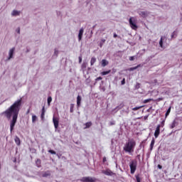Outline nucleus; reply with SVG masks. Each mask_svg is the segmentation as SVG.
<instances>
[{"mask_svg":"<svg viewBox=\"0 0 182 182\" xmlns=\"http://www.w3.org/2000/svg\"><path fill=\"white\" fill-rule=\"evenodd\" d=\"M48 176H49V173H44L43 175V177H48Z\"/></svg>","mask_w":182,"mask_h":182,"instance_id":"37998d69","label":"nucleus"},{"mask_svg":"<svg viewBox=\"0 0 182 182\" xmlns=\"http://www.w3.org/2000/svg\"><path fill=\"white\" fill-rule=\"evenodd\" d=\"M105 42H106L105 39H102L100 43V48H102L103 46V43H105Z\"/></svg>","mask_w":182,"mask_h":182,"instance_id":"393cba45","label":"nucleus"},{"mask_svg":"<svg viewBox=\"0 0 182 182\" xmlns=\"http://www.w3.org/2000/svg\"><path fill=\"white\" fill-rule=\"evenodd\" d=\"M139 109H141V107H136L132 108V110H134V112H136V110H139Z\"/></svg>","mask_w":182,"mask_h":182,"instance_id":"473e14b6","label":"nucleus"},{"mask_svg":"<svg viewBox=\"0 0 182 182\" xmlns=\"http://www.w3.org/2000/svg\"><path fill=\"white\" fill-rule=\"evenodd\" d=\"M176 126H178V122L173 120L170 126V129H174Z\"/></svg>","mask_w":182,"mask_h":182,"instance_id":"f8f14e48","label":"nucleus"},{"mask_svg":"<svg viewBox=\"0 0 182 182\" xmlns=\"http://www.w3.org/2000/svg\"><path fill=\"white\" fill-rule=\"evenodd\" d=\"M156 142V141L154 140V139H153L151 141V144H150V150H153V147H154V143Z\"/></svg>","mask_w":182,"mask_h":182,"instance_id":"412c9836","label":"nucleus"},{"mask_svg":"<svg viewBox=\"0 0 182 182\" xmlns=\"http://www.w3.org/2000/svg\"><path fill=\"white\" fill-rule=\"evenodd\" d=\"M136 180L137 182H141V179H140V176L139 175H136Z\"/></svg>","mask_w":182,"mask_h":182,"instance_id":"2f4dec72","label":"nucleus"},{"mask_svg":"<svg viewBox=\"0 0 182 182\" xmlns=\"http://www.w3.org/2000/svg\"><path fill=\"white\" fill-rule=\"evenodd\" d=\"M85 31V30L83 29V28H80L79 31V33H78V41L79 42H80L82 41V38L83 36V32Z\"/></svg>","mask_w":182,"mask_h":182,"instance_id":"9d476101","label":"nucleus"},{"mask_svg":"<svg viewBox=\"0 0 182 182\" xmlns=\"http://www.w3.org/2000/svg\"><path fill=\"white\" fill-rule=\"evenodd\" d=\"M74 107H75V105L71 104V105H70V113H73V109H74Z\"/></svg>","mask_w":182,"mask_h":182,"instance_id":"bb28decb","label":"nucleus"},{"mask_svg":"<svg viewBox=\"0 0 182 182\" xmlns=\"http://www.w3.org/2000/svg\"><path fill=\"white\" fill-rule=\"evenodd\" d=\"M53 123L54 124L55 129H57L58 127H59V117H53Z\"/></svg>","mask_w":182,"mask_h":182,"instance_id":"423d86ee","label":"nucleus"},{"mask_svg":"<svg viewBox=\"0 0 182 182\" xmlns=\"http://www.w3.org/2000/svg\"><path fill=\"white\" fill-rule=\"evenodd\" d=\"M52 102V97H48V106H50V102Z\"/></svg>","mask_w":182,"mask_h":182,"instance_id":"7c9ffc66","label":"nucleus"},{"mask_svg":"<svg viewBox=\"0 0 182 182\" xmlns=\"http://www.w3.org/2000/svg\"><path fill=\"white\" fill-rule=\"evenodd\" d=\"M36 164L37 167H41V159H37Z\"/></svg>","mask_w":182,"mask_h":182,"instance_id":"c85d7f7f","label":"nucleus"},{"mask_svg":"<svg viewBox=\"0 0 182 182\" xmlns=\"http://www.w3.org/2000/svg\"><path fill=\"white\" fill-rule=\"evenodd\" d=\"M160 127H161V125L159 124L157 125L155 132H154V136L156 137V139H157V137H159V136H160Z\"/></svg>","mask_w":182,"mask_h":182,"instance_id":"6e6552de","label":"nucleus"},{"mask_svg":"<svg viewBox=\"0 0 182 182\" xmlns=\"http://www.w3.org/2000/svg\"><path fill=\"white\" fill-rule=\"evenodd\" d=\"M79 63H82V56L79 57Z\"/></svg>","mask_w":182,"mask_h":182,"instance_id":"a19ab883","label":"nucleus"},{"mask_svg":"<svg viewBox=\"0 0 182 182\" xmlns=\"http://www.w3.org/2000/svg\"><path fill=\"white\" fill-rule=\"evenodd\" d=\"M102 77H98L95 79L96 82H97L98 80H102Z\"/></svg>","mask_w":182,"mask_h":182,"instance_id":"4c0bfd02","label":"nucleus"},{"mask_svg":"<svg viewBox=\"0 0 182 182\" xmlns=\"http://www.w3.org/2000/svg\"><path fill=\"white\" fill-rule=\"evenodd\" d=\"M48 152L50 153V154H56V151H53V150H52V149H50V150L48 151Z\"/></svg>","mask_w":182,"mask_h":182,"instance_id":"72a5a7b5","label":"nucleus"},{"mask_svg":"<svg viewBox=\"0 0 182 182\" xmlns=\"http://www.w3.org/2000/svg\"><path fill=\"white\" fill-rule=\"evenodd\" d=\"M114 38H117V34H116V33H114Z\"/></svg>","mask_w":182,"mask_h":182,"instance_id":"09e8293b","label":"nucleus"},{"mask_svg":"<svg viewBox=\"0 0 182 182\" xmlns=\"http://www.w3.org/2000/svg\"><path fill=\"white\" fill-rule=\"evenodd\" d=\"M161 127H164V121L161 122Z\"/></svg>","mask_w":182,"mask_h":182,"instance_id":"79ce46f5","label":"nucleus"},{"mask_svg":"<svg viewBox=\"0 0 182 182\" xmlns=\"http://www.w3.org/2000/svg\"><path fill=\"white\" fill-rule=\"evenodd\" d=\"M82 102V97L80 95H77V107H80V103Z\"/></svg>","mask_w":182,"mask_h":182,"instance_id":"9b49d317","label":"nucleus"},{"mask_svg":"<svg viewBox=\"0 0 182 182\" xmlns=\"http://www.w3.org/2000/svg\"><path fill=\"white\" fill-rule=\"evenodd\" d=\"M96 63V58L92 57L90 60V65L91 66H93Z\"/></svg>","mask_w":182,"mask_h":182,"instance_id":"a211bd4d","label":"nucleus"},{"mask_svg":"<svg viewBox=\"0 0 182 182\" xmlns=\"http://www.w3.org/2000/svg\"><path fill=\"white\" fill-rule=\"evenodd\" d=\"M141 64H139L138 65L135 66V67H133V68H130L129 69V70L130 72L133 71V70H136V69H139V68H141Z\"/></svg>","mask_w":182,"mask_h":182,"instance_id":"f3484780","label":"nucleus"},{"mask_svg":"<svg viewBox=\"0 0 182 182\" xmlns=\"http://www.w3.org/2000/svg\"><path fill=\"white\" fill-rule=\"evenodd\" d=\"M55 55H56V56H58V51L55 50V52H54Z\"/></svg>","mask_w":182,"mask_h":182,"instance_id":"a18cd8bd","label":"nucleus"},{"mask_svg":"<svg viewBox=\"0 0 182 182\" xmlns=\"http://www.w3.org/2000/svg\"><path fill=\"white\" fill-rule=\"evenodd\" d=\"M106 161H107V159H106V156H104V158L102 159V162L106 163Z\"/></svg>","mask_w":182,"mask_h":182,"instance_id":"e433bc0d","label":"nucleus"},{"mask_svg":"<svg viewBox=\"0 0 182 182\" xmlns=\"http://www.w3.org/2000/svg\"><path fill=\"white\" fill-rule=\"evenodd\" d=\"M107 65H109V61L106 60L105 59L102 60V68L107 66Z\"/></svg>","mask_w":182,"mask_h":182,"instance_id":"2eb2a0df","label":"nucleus"},{"mask_svg":"<svg viewBox=\"0 0 182 182\" xmlns=\"http://www.w3.org/2000/svg\"><path fill=\"white\" fill-rule=\"evenodd\" d=\"M139 15L142 16V18H146L147 16V12L146 11H141L139 13Z\"/></svg>","mask_w":182,"mask_h":182,"instance_id":"aec40b11","label":"nucleus"},{"mask_svg":"<svg viewBox=\"0 0 182 182\" xmlns=\"http://www.w3.org/2000/svg\"><path fill=\"white\" fill-rule=\"evenodd\" d=\"M14 141L16 144H17V146H21V139H19V137L16 136L14 139Z\"/></svg>","mask_w":182,"mask_h":182,"instance_id":"4468645a","label":"nucleus"},{"mask_svg":"<svg viewBox=\"0 0 182 182\" xmlns=\"http://www.w3.org/2000/svg\"><path fill=\"white\" fill-rule=\"evenodd\" d=\"M129 60H134V56L129 57Z\"/></svg>","mask_w":182,"mask_h":182,"instance_id":"58836bf2","label":"nucleus"},{"mask_svg":"<svg viewBox=\"0 0 182 182\" xmlns=\"http://www.w3.org/2000/svg\"><path fill=\"white\" fill-rule=\"evenodd\" d=\"M20 14H21V11H16V10H14V11H13V12L11 13V15H12V16H18L20 15Z\"/></svg>","mask_w":182,"mask_h":182,"instance_id":"dca6fc26","label":"nucleus"},{"mask_svg":"<svg viewBox=\"0 0 182 182\" xmlns=\"http://www.w3.org/2000/svg\"><path fill=\"white\" fill-rule=\"evenodd\" d=\"M134 149H136V141L133 139H129L125 143L123 150L125 153H134Z\"/></svg>","mask_w":182,"mask_h":182,"instance_id":"f03ea898","label":"nucleus"},{"mask_svg":"<svg viewBox=\"0 0 182 182\" xmlns=\"http://www.w3.org/2000/svg\"><path fill=\"white\" fill-rule=\"evenodd\" d=\"M159 46L161 47V48H164V46H163V37H161V39H160V41H159Z\"/></svg>","mask_w":182,"mask_h":182,"instance_id":"a878e982","label":"nucleus"},{"mask_svg":"<svg viewBox=\"0 0 182 182\" xmlns=\"http://www.w3.org/2000/svg\"><path fill=\"white\" fill-rule=\"evenodd\" d=\"M129 26L133 29L134 31H137V28H139L137 26V19L136 17H131L129 20Z\"/></svg>","mask_w":182,"mask_h":182,"instance_id":"7ed1b4c3","label":"nucleus"},{"mask_svg":"<svg viewBox=\"0 0 182 182\" xmlns=\"http://www.w3.org/2000/svg\"><path fill=\"white\" fill-rule=\"evenodd\" d=\"M129 167L131 170V174H134L137 168V161L133 160L129 163Z\"/></svg>","mask_w":182,"mask_h":182,"instance_id":"20e7f679","label":"nucleus"},{"mask_svg":"<svg viewBox=\"0 0 182 182\" xmlns=\"http://www.w3.org/2000/svg\"><path fill=\"white\" fill-rule=\"evenodd\" d=\"M46 110H45V106L43 107L42 110H41V119L43 120V119H45V113H46Z\"/></svg>","mask_w":182,"mask_h":182,"instance_id":"ddd939ff","label":"nucleus"},{"mask_svg":"<svg viewBox=\"0 0 182 182\" xmlns=\"http://www.w3.org/2000/svg\"><path fill=\"white\" fill-rule=\"evenodd\" d=\"M154 100L151 99V98H149V99H146V100H144L143 101V103H150V102H153Z\"/></svg>","mask_w":182,"mask_h":182,"instance_id":"4be33fe9","label":"nucleus"},{"mask_svg":"<svg viewBox=\"0 0 182 182\" xmlns=\"http://www.w3.org/2000/svg\"><path fill=\"white\" fill-rule=\"evenodd\" d=\"M16 31H17V33H21V28H18Z\"/></svg>","mask_w":182,"mask_h":182,"instance_id":"ea45409f","label":"nucleus"},{"mask_svg":"<svg viewBox=\"0 0 182 182\" xmlns=\"http://www.w3.org/2000/svg\"><path fill=\"white\" fill-rule=\"evenodd\" d=\"M114 124H116V122L114 121H111L109 122V126H114Z\"/></svg>","mask_w":182,"mask_h":182,"instance_id":"f704fd0d","label":"nucleus"},{"mask_svg":"<svg viewBox=\"0 0 182 182\" xmlns=\"http://www.w3.org/2000/svg\"><path fill=\"white\" fill-rule=\"evenodd\" d=\"M170 112H171V107H170L168 110L166 111V114H165V117H167V116H168V114H170Z\"/></svg>","mask_w":182,"mask_h":182,"instance_id":"b1692460","label":"nucleus"},{"mask_svg":"<svg viewBox=\"0 0 182 182\" xmlns=\"http://www.w3.org/2000/svg\"><path fill=\"white\" fill-rule=\"evenodd\" d=\"M126 84V79L123 78V80L121 82V85H125Z\"/></svg>","mask_w":182,"mask_h":182,"instance_id":"c9c22d12","label":"nucleus"},{"mask_svg":"<svg viewBox=\"0 0 182 182\" xmlns=\"http://www.w3.org/2000/svg\"><path fill=\"white\" fill-rule=\"evenodd\" d=\"M97 179L96 178H92L90 176H87V177H82L80 179V181L82 182H96Z\"/></svg>","mask_w":182,"mask_h":182,"instance_id":"39448f33","label":"nucleus"},{"mask_svg":"<svg viewBox=\"0 0 182 182\" xmlns=\"http://www.w3.org/2000/svg\"><path fill=\"white\" fill-rule=\"evenodd\" d=\"M85 127L84 129H89L92 126V122H88L85 124Z\"/></svg>","mask_w":182,"mask_h":182,"instance_id":"6ab92c4d","label":"nucleus"},{"mask_svg":"<svg viewBox=\"0 0 182 182\" xmlns=\"http://www.w3.org/2000/svg\"><path fill=\"white\" fill-rule=\"evenodd\" d=\"M102 174H105V176H114V174H116V173H113V171H112V170H110L109 168H107L106 170H102Z\"/></svg>","mask_w":182,"mask_h":182,"instance_id":"0eeeda50","label":"nucleus"},{"mask_svg":"<svg viewBox=\"0 0 182 182\" xmlns=\"http://www.w3.org/2000/svg\"><path fill=\"white\" fill-rule=\"evenodd\" d=\"M29 112H30V110H29V109H28V111H27L26 114H28L29 113Z\"/></svg>","mask_w":182,"mask_h":182,"instance_id":"8fccbe9b","label":"nucleus"},{"mask_svg":"<svg viewBox=\"0 0 182 182\" xmlns=\"http://www.w3.org/2000/svg\"><path fill=\"white\" fill-rule=\"evenodd\" d=\"M21 107H22V98L17 100L10 107H9L6 111L2 112V114H4V116H6L7 119H11V117H12L13 116L12 120L10 124L11 132L14 130L15 124H16V122L18 120V114H19Z\"/></svg>","mask_w":182,"mask_h":182,"instance_id":"f257e3e1","label":"nucleus"},{"mask_svg":"<svg viewBox=\"0 0 182 182\" xmlns=\"http://www.w3.org/2000/svg\"><path fill=\"white\" fill-rule=\"evenodd\" d=\"M15 52V48H12L11 49H10L9 52V58L7 59V60H11V59H12V58H14V53Z\"/></svg>","mask_w":182,"mask_h":182,"instance_id":"1a4fd4ad","label":"nucleus"},{"mask_svg":"<svg viewBox=\"0 0 182 182\" xmlns=\"http://www.w3.org/2000/svg\"><path fill=\"white\" fill-rule=\"evenodd\" d=\"M158 168L161 169V168H163V166H161V165H158Z\"/></svg>","mask_w":182,"mask_h":182,"instance_id":"49530a36","label":"nucleus"},{"mask_svg":"<svg viewBox=\"0 0 182 182\" xmlns=\"http://www.w3.org/2000/svg\"><path fill=\"white\" fill-rule=\"evenodd\" d=\"M38 117H36V115H33L32 116V122L33 123H35V122H36Z\"/></svg>","mask_w":182,"mask_h":182,"instance_id":"cd10ccee","label":"nucleus"},{"mask_svg":"<svg viewBox=\"0 0 182 182\" xmlns=\"http://www.w3.org/2000/svg\"><path fill=\"white\" fill-rule=\"evenodd\" d=\"M144 120H147V119H149V115L144 117Z\"/></svg>","mask_w":182,"mask_h":182,"instance_id":"c03bdc74","label":"nucleus"},{"mask_svg":"<svg viewBox=\"0 0 182 182\" xmlns=\"http://www.w3.org/2000/svg\"><path fill=\"white\" fill-rule=\"evenodd\" d=\"M102 90H103V92H105V88H104V89H102Z\"/></svg>","mask_w":182,"mask_h":182,"instance_id":"3c124183","label":"nucleus"},{"mask_svg":"<svg viewBox=\"0 0 182 182\" xmlns=\"http://www.w3.org/2000/svg\"><path fill=\"white\" fill-rule=\"evenodd\" d=\"M176 32H173L171 35V38H174V35H175Z\"/></svg>","mask_w":182,"mask_h":182,"instance_id":"de8ad7c7","label":"nucleus"},{"mask_svg":"<svg viewBox=\"0 0 182 182\" xmlns=\"http://www.w3.org/2000/svg\"><path fill=\"white\" fill-rule=\"evenodd\" d=\"M110 72H111L110 70H108V71H104V72H102V73H101V75H102V76H106V75H109V73H110Z\"/></svg>","mask_w":182,"mask_h":182,"instance_id":"5701e85b","label":"nucleus"},{"mask_svg":"<svg viewBox=\"0 0 182 182\" xmlns=\"http://www.w3.org/2000/svg\"><path fill=\"white\" fill-rule=\"evenodd\" d=\"M87 67V63H83L82 64V66H81L82 69H86Z\"/></svg>","mask_w":182,"mask_h":182,"instance_id":"c756f323","label":"nucleus"}]
</instances>
